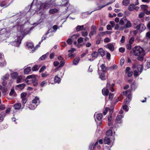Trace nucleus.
Returning <instances> with one entry per match:
<instances>
[{"label":"nucleus","mask_w":150,"mask_h":150,"mask_svg":"<svg viewBox=\"0 0 150 150\" xmlns=\"http://www.w3.org/2000/svg\"><path fill=\"white\" fill-rule=\"evenodd\" d=\"M133 52L135 56H138L137 59L140 61L143 60L145 55V52L143 49L139 46L135 47L133 49Z\"/></svg>","instance_id":"1"},{"label":"nucleus","mask_w":150,"mask_h":150,"mask_svg":"<svg viewBox=\"0 0 150 150\" xmlns=\"http://www.w3.org/2000/svg\"><path fill=\"white\" fill-rule=\"evenodd\" d=\"M55 0H50V1L47 3H45L42 4L40 6V9L45 8L47 7L55 6Z\"/></svg>","instance_id":"2"},{"label":"nucleus","mask_w":150,"mask_h":150,"mask_svg":"<svg viewBox=\"0 0 150 150\" xmlns=\"http://www.w3.org/2000/svg\"><path fill=\"white\" fill-rule=\"evenodd\" d=\"M103 118V114L102 113H98L96 114V113L94 115V118L95 121L97 124L99 125L100 126L102 123V120H101Z\"/></svg>","instance_id":"3"},{"label":"nucleus","mask_w":150,"mask_h":150,"mask_svg":"<svg viewBox=\"0 0 150 150\" xmlns=\"http://www.w3.org/2000/svg\"><path fill=\"white\" fill-rule=\"evenodd\" d=\"M123 94L124 95L127 96V98L125 101V103L126 105H128L131 100V91L130 90H128L126 91L123 92Z\"/></svg>","instance_id":"4"},{"label":"nucleus","mask_w":150,"mask_h":150,"mask_svg":"<svg viewBox=\"0 0 150 150\" xmlns=\"http://www.w3.org/2000/svg\"><path fill=\"white\" fill-rule=\"evenodd\" d=\"M104 143L105 144L110 145V147L112 146L113 141H112L110 137H105L104 139Z\"/></svg>","instance_id":"5"},{"label":"nucleus","mask_w":150,"mask_h":150,"mask_svg":"<svg viewBox=\"0 0 150 150\" xmlns=\"http://www.w3.org/2000/svg\"><path fill=\"white\" fill-rule=\"evenodd\" d=\"M111 87L110 83H107L106 88H104L102 90V93L103 95L107 96L109 93V90Z\"/></svg>","instance_id":"6"},{"label":"nucleus","mask_w":150,"mask_h":150,"mask_svg":"<svg viewBox=\"0 0 150 150\" xmlns=\"http://www.w3.org/2000/svg\"><path fill=\"white\" fill-rule=\"evenodd\" d=\"M146 28L145 26L143 24L138 25L136 27V29L137 30H139L141 32L144 30Z\"/></svg>","instance_id":"7"},{"label":"nucleus","mask_w":150,"mask_h":150,"mask_svg":"<svg viewBox=\"0 0 150 150\" xmlns=\"http://www.w3.org/2000/svg\"><path fill=\"white\" fill-rule=\"evenodd\" d=\"M96 27L94 25H93L91 27V32L89 34V36L90 37L93 35L96 34Z\"/></svg>","instance_id":"8"},{"label":"nucleus","mask_w":150,"mask_h":150,"mask_svg":"<svg viewBox=\"0 0 150 150\" xmlns=\"http://www.w3.org/2000/svg\"><path fill=\"white\" fill-rule=\"evenodd\" d=\"M105 47L107 49H109L111 51H113L114 50L113 45L111 43L108 44L105 46Z\"/></svg>","instance_id":"9"},{"label":"nucleus","mask_w":150,"mask_h":150,"mask_svg":"<svg viewBox=\"0 0 150 150\" xmlns=\"http://www.w3.org/2000/svg\"><path fill=\"white\" fill-rule=\"evenodd\" d=\"M98 73L99 75V78L102 80H104L106 79V77L105 75L104 72H102L101 73H99V70H98Z\"/></svg>","instance_id":"10"},{"label":"nucleus","mask_w":150,"mask_h":150,"mask_svg":"<svg viewBox=\"0 0 150 150\" xmlns=\"http://www.w3.org/2000/svg\"><path fill=\"white\" fill-rule=\"evenodd\" d=\"M22 38L21 37H20L18 38V40L14 42V44L16 47H18L21 43Z\"/></svg>","instance_id":"11"},{"label":"nucleus","mask_w":150,"mask_h":150,"mask_svg":"<svg viewBox=\"0 0 150 150\" xmlns=\"http://www.w3.org/2000/svg\"><path fill=\"white\" fill-rule=\"evenodd\" d=\"M21 107V104L20 103H16L13 105V107L15 110H20Z\"/></svg>","instance_id":"12"},{"label":"nucleus","mask_w":150,"mask_h":150,"mask_svg":"<svg viewBox=\"0 0 150 150\" xmlns=\"http://www.w3.org/2000/svg\"><path fill=\"white\" fill-rule=\"evenodd\" d=\"M69 0H62L61 5L62 6H67L69 5Z\"/></svg>","instance_id":"13"},{"label":"nucleus","mask_w":150,"mask_h":150,"mask_svg":"<svg viewBox=\"0 0 150 150\" xmlns=\"http://www.w3.org/2000/svg\"><path fill=\"white\" fill-rule=\"evenodd\" d=\"M123 117V116L121 115L117 116L116 118V122L118 123H121L122 122L121 119Z\"/></svg>","instance_id":"14"},{"label":"nucleus","mask_w":150,"mask_h":150,"mask_svg":"<svg viewBox=\"0 0 150 150\" xmlns=\"http://www.w3.org/2000/svg\"><path fill=\"white\" fill-rule=\"evenodd\" d=\"M98 52L101 57H103L105 54V52L104 50L102 48H100L98 49Z\"/></svg>","instance_id":"15"},{"label":"nucleus","mask_w":150,"mask_h":150,"mask_svg":"<svg viewBox=\"0 0 150 150\" xmlns=\"http://www.w3.org/2000/svg\"><path fill=\"white\" fill-rule=\"evenodd\" d=\"M132 26V24L129 21H127V23L124 26L123 28H130Z\"/></svg>","instance_id":"16"},{"label":"nucleus","mask_w":150,"mask_h":150,"mask_svg":"<svg viewBox=\"0 0 150 150\" xmlns=\"http://www.w3.org/2000/svg\"><path fill=\"white\" fill-rule=\"evenodd\" d=\"M6 116V115L4 112H2L0 113V122L3 120L4 118Z\"/></svg>","instance_id":"17"},{"label":"nucleus","mask_w":150,"mask_h":150,"mask_svg":"<svg viewBox=\"0 0 150 150\" xmlns=\"http://www.w3.org/2000/svg\"><path fill=\"white\" fill-rule=\"evenodd\" d=\"M127 21V18L126 17H124L122 18L120 20V25H123Z\"/></svg>","instance_id":"18"},{"label":"nucleus","mask_w":150,"mask_h":150,"mask_svg":"<svg viewBox=\"0 0 150 150\" xmlns=\"http://www.w3.org/2000/svg\"><path fill=\"white\" fill-rule=\"evenodd\" d=\"M137 69L139 74H140L143 70V66L142 65H138L137 66Z\"/></svg>","instance_id":"19"},{"label":"nucleus","mask_w":150,"mask_h":150,"mask_svg":"<svg viewBox=\"0 0 150 150\" xmlns=\"http://www.w3.org/2000/svg\"><path fill=\"white\" fill-rule=\"evenodd\" d=\"M31 71V69L30 67H28L25 68L24 70V72L25 74H28Z\"/></svg>","instance_id":"20"},{"label":"nucleus","mask_w":150,"mask_h":150,"mask_svg":"<svg viewBox=\"0 0 150 150\" xmlns=\"http://www.w3.org/2000/svg\"><path fill=\"white\" fill-rule=\"evenodd\" d=\"M100 67H101V70L103 72H105L107 71V68L105 64H102L101 65Z\"/></svg>","instance_id":"21"},{"label":"nucleus","mask_w":150,"mask_h":150,"mask_svg":"<svg viewBox=\"0 0 150 150\" xmlns=\"http://www.w3.org/2000/svg\"><path fill=\"white\" fill-rule=\"evenodd\" d=\"M32 83L34 86H36L38 85V80L36 77L32 79Z\"/></svg>","instance_id":"22"},{"label":"nucleus","mask_w":150,"mask_h":150,"mask_svg":"<svg viewBox=\"0 0 150 150\" xmlns=\"http://www.w3.org/2000/svg\"><path fill=\"white\" fill-rule=\"evenodd\" d=\"M39 99V98L38 97H35V98L32 100V103L34 104H36L38 103H39L40 101Z\"/></svg>","instance_id":"23"},{"label":"nucleus","mask_w":150,"mask_h":150,"mask_svg":"<svg viewBox=\"0 0 150 150\" xmlns=\"http://www.w3.org/2000/svg\"><path fill=\"white\" fill-rule=\"evenodd\" d=\"M112 134V132L111 129H109L106 132V137H110Z\"/></svg>","instance_id":"24"},{"label":"nucleus","mask_w":150,"mask_h":150,"mask_svg":"<svg viewBox=\"0 0 150 150\" xmlns=\"http://www.w3.org/2000/svg\"><path fill=\"white\" fill-rule=\"evenodd\" d=\"M135 5L134 4H130L128 7V9L129 11H133L135 8Z\"/></svg>","instance_id":"25"},{"label":"nucleus","mask_w":150,"mask_h":150,"mask_svg":"<svg viewBox=\"0 0 150 150\" xmlns=\"http://www.w3.org/2000/svg\"><path fill=\"white\" fill-rule=\"evenodd\" d=\"M83 41V38L82 37H80L79 38L78 40V44L77 45V46L79 47H81L82 45H80L79 44L82 42Z\"/></svg>","instance_id":"26"},{"label":"nucleus","mask_w":150,"mask_h":150,"mask_svg":"<svg viewBox=\"0 0 150 150\" xmlns=\"http://www.w3.org/2000/svg\"><path fill=\"white\" fill-rule=\"evenodd\" d=\"M48 54L49 53L47 52L46 54L43 55L39 58V60L40 61L44 60L45 58L47 57V56L48 55Z\"/></svg>","instance_id":"27"},{"label":"nucleus","mask_w":150,"mask_h":150,"mask_svg":"<svg viewBox=\"0 0 150 150\" xmlns=\"http://www.w3.org/2000/svg\"><path fill=\"white\" fill-rule=\"evenodd\" d=\"M84 29V25H82L81 26L78 25L76 28V30L77 31H79L80 30H83Z\"/></svg>","instance_id":"28"},{"label":"nucleus","mask_w":150,"mask_h":150,"mask_svg":"<svg viewBox=\"0 0 150 150\" xmlns=\"http://www.w3.org/2000/svg\"><path fill=\"white\" fill-rule=\"evenodd\" d=\"M80 59L79 57H76L74 60L73 63L74 65H76L79 62Z\"/></svg>","instance_id":"29"},{"label":"nucleus","mask_w":150,"mask_h":150,"mask_svg":"<svg viewBox=\"0 0 150 150\" xmlns=\"http://www.w3.org/2000/svg\"><path fill=\"white\" fill-rule=\"evenodd\" d=\"M111 33V32H109V31H105V32H100L99 33V35L100 36H103L107 34H110Z\"/></svg>","instance_id":"30"},{"label":"nucleus","mask_w":150,"mask_h":150,"mask_svg":"<svg viewBox=\"0 0 150 150\" xmlns=\"http://www.w3.org/2000/svg\"><path fill=\"white\" fill-rule=\"evenodd\" d=\"M133 23L134 25H139L141 24L140 21L138 19H137L134 20V21Z\"/></svg>","instance_id":"31"},{"label":"nucleus","mask_w":150,"mask_h":150,"mask_svg":"<svg viewBox=\"0 0 150 150\" xmlns=\"http://www.w3.org/2000/svg\"><path fill=\"white\" fill-rule=\"evenodd\" d=\"M58 10L56 8L51 9L50 10L49 13L51 14H54L57 12Z\"/></svg>","instance_id":"32"},{"label":"nucleus","mask_w":150,"mask_h":150,"mask_svg":"<svg viewBox=\"0 0 150 150\" xmlns=\"http://www.w3.org/2000/svg\"><path fill=\"white\" fill-rule=\"evenodd\" d=\"M60 79L57 76H56L54 78V82L58 83H59L60 82Z\"/></svg>","instance_id":"33"},{"label":"nucleus","mask_w":150,"mask_h":150,"mask_svg":"<svg viewBox=\"0 0 150 150\" xmlns=\"http://www.w3.org/2000/svg\"><path fill=\"white\" fill-rule=\"evenodd\" d=\"M50 29H49L48 31L46 33L45 35H43V37L42 38V40H41V42L43 40H45L47 38V35L50 32Z\"/></svg>","instance_id":"34"},{"label":"nucleus","mask_w":150,"mask_h":150,"mask_svg":"<svg viewBox=\"0 0 150 150\" xmlns=\"http://www.w3.org/2000/svg\"><path fill=\"white\" fill-rule=\"evenodd\" d=\"M129 3V0H124L122 1L123 4L125 6H127Z\"/></svg>","instance_id":"35"},{"label":"nucleus","mask_w":150,"mask_h":150,"mask_svg":"<svg viewBox=\"0 0 150 150\" xmlns=\"http://www.w3.org/2000/svg\"><path fill=\"white\" fill-rule=\"evenodd\" d=\"M37 105V104H34L32 103L30 105L29 107V108L30 109L33 110L36 107Z\"/></svg>","instance_id":"36"},{"label":"nucleus","mask_w":150,"mask_h":150,"mask_svg":"<svg viewBox=\"0 0 150 150\" xmlns=\"http://www.w3.org/2000/svg\"><path fill=\"white\" fill-rule=\"evenodd\" d=\"M27 46L28 48L32 49L33 47V45L32 42H29L27 43Z\"/></svg>","instance_id":"37"},{"label":"nucleus","mask_w":150,"mask_h":150,"mask_svg":"<svg viewBox=\"0 0 150 150\" xmlns=\"http://www.w3.org/2000/svg\"><path fill=\"white\" fill-rule=\"evenodd\" d=\"M39 68L40 67L37 65H35L32 67V70L33 71H37Z\"/></svg>","instance_id":"38"},{"label":"nucleus","mask_w":150,"mask_h":150,"mask_svg":"<svg viewBox=\"0 0 150 150\" xmlns=\"http://www.w3.org/2000/svg\"><path fill=\"white\" fill-rule=\"evenodd\" d=\"M98 55V53L96 52H94L91 54V56L93 57L96 58Z\"/></svg>","instance_id":"39"},{"label":"nucleus","mask_w":150,"mask_h":150,"mask_svg":"<svg viewBox=\"0 0 150 150\" xmlns=\"http://www.w3.org/2000/svg\"><path fill=\"white\" fill-rule=\"evenodd\" d=\"M6 62L4 59L2 60V62H0V66L3 67L6 65Z\"/></svg>","instance_id":"40"},{"label":"nucleus","mask_w":150,"mask_h":150,"mask_svg":"<svg viewBox=\"0 0 150 150\" xmlns=\"http://www.w3.org/2000/svg\"><path fill=\"white\" fill-rule=\"evenodd\" d=\"M8 77L9 74H6L5 75L3 76L2 79L3 80L5 81L7 79H8Z\"/></svg>","instance_id":"41"},{"label":"nucleus","mask_w":150,"mask_h":150,"mask_svg":"<svg viewBox=\"0 0 150 150\" xmlns=\"http://www.w3.org/2000/svg\"><path fill=\"white\" fill-rule=\"evenodd\" d=\"M25 86V84L22 83L17 86V87L21 89H23Z\"/></svg>","instance_id":"42"},{"label":"nucleus","mask_w":150,"mask_h":150,"mask_svg":"<svg viewBox=\"0 0 150 150\" xmlns=\"http://www.w3.org/2000/svg\"><path fill=\"white\" fill-rule=\"evenodd\" d=\"M36 76H35L34 75H31L28 76L27 77L26 79H33L34 78H35L36 77Z\"/></svg>","instance_id":"43"},{"label":"nucleus","mask_w":150,"mask_h":150,"mask_svg":"<svg viewBox=\"0 0 150 150\" xmlns=\"http://www.w3.org/2000/svg\"><path fill=\"white\" fill-rule=\"evenodd\" d=\"M112 0V1L109 2V3H107V4H106V5L102 6H100L99 7V9H101L102 8L104 7L105 6H107L108 5L112 3L113 2H114L115 1V0Z\"/></svg>","instance_id":"44"},{"label":"nucleus","mask_w":150,"mask_h":150,"mask_svg":"<svg viewBox=\"0 0 150 150\" xmlns=\"http://www.w3.org/2000/svg\"><path fill=\"white\" fill-rule=\"evenodd\" d=\"M22 79V76H18L17 77V83H19L21 82V80Z\"/></svg>","instance_id":"45"},{"label":"nucleus","mask_w":150,"mask_h":150,"mask_svg":"<svg viewBox=\"0 0 150 150\" xmlns=\"http://www.w3.org/2000/svg\"><path fill=\"white\" fill-rule=\"evenodd\" d=\"M47 82L46 81H44L42 82L40 84L41 86L42 87L44 86L45 85H47Z\"/></svg>","instance_id":"46"},{"label":"nucleus","mask_w":150,"mask_h":150,"mask_svg":"<svg viewBox=\"0 0 150 150\" xmlns=\"http://www.w3.org/2000/svg\"><path fill=\"white\" fill-rule=\"evenodd\" d=\"M48 75H49V74H48L47 72H45L44 73H42L41 74V76L42 77H46Z\"/></svg>","instance_id":"47"},{"label":"nucleus","mask_w":150,"mask_h":150,"mask_svg":"<svg viewBox=\"0 0 150 150\" xmlns=\"http://www.w3.org/2000/svg\"><path fill=\"white\" fill-rule=\"evenodd\" d=\"M52 28L54 30V31L51 30L50 31V32H56V30H57V29L58 28V26L57 25H54L53 26Z\"/></svg>","instance_id":"48"},{"label":"nucleus","mask_w":150,"mask_h":150,"mask_svg":"<svg viewBox=\"0 0 150 150\" xmlns=\"http://www.w3.org/2000/svg\"><path fill=\"white\" fill-rule=\"evenodd\" d=\"M18 74L17 73L14 72L11 74V76L13 78H15L17 77Z\"/></svg>","instance_id":"49"},{"label":"nucleus","mask_w":150,"mask_h":150,"mask_svg":"<svg viewBox=\"0 0 150 150\" xmlns=\"http://www.w3.org/2000/svg\"><path fill=\"white\" fill-rule=\"evenodd\" d=\"M27 94L26 93H23L21 94V97L22 98H25V97L26 96Z\"/></svg>","instance_id":"50"},{"label":"nucleus","mask_w":150,"mask_h":150,"mask_svg":"<svg viewBox=\"0 0 150 150\" xmlns=\"http://www.w3.org/2000/svg\"><path fill=\"white\" fill-rule=\"evenodd\" d=\"M114 96V94L112 93H110L109 94V98L110 100H112Z\"/></svg>","instance_id":"51"},{"label":"nucleus","mask_w":150,"mask_h":150,"mask_svg":"<svg viewBox=\"0 0 150 150\" xmlns=\"http://www.w3.org/2000/svg\"><path fill=\"white\" fill-rule=\"evenodd\" d=\"M141 8L144 9V10L146 11L147 8H148V6L146 5H142L141 6Z\"/></svg>","instance_id":"52"},{"label":"nucleus","mask_w":150,"mask_h":150,"mask_svg":"<svg viewBox=\"0 0 150 150\" xmlns=\"http://www.w3.org/2000/svg\"><path fill=\"white\" fill-rule=\"evenodd\" d=\"M117 66L115 65H113L112 67H110L109 69L111 70H114L117 69Z\"/></svg>","instance_id":"53"},{"label":"nucleus","mask_w":150,"mask_h":150,"mask_svg":"<svg viewBox=\"0 0 150 150\" xmlns=\"http://www.w3.org/2000/svg\"><path fill=\"white\" fill-rule=\"evenodd\" d=\"M5 108V106L4 105H1L0 106V111L4 110Z\"/></svg>","instance_id":"54"},{"label":"nucleus","mask_w":150,"mask_h":150,"mask_svg":"<svg viewBox=\"0 0 150 150\" xmlns=\"http://www.w3.org/2000/svg\"><path fill=\"white\" fill-rule=\"evenodd\" d=\"M7 89L6 87L4 86L2 89V92L3 93H5L7 91Z\"/></svg>","instance_id":"55"},{"label":"nucleus","mask_w":150,"mask_h":150,"mask_svg":"<svg viewBox=\"0 0 150 150\" xmlns=\"http://www.w3.org/2000/svg\"><path fill=\"white\" fill-rule=\"evenodd\" d=\"M109 110V108H105V110L104 111L103 113L104 115H105L108 111V110Z\"/></svg>","instance_id":"56"},{"label":"nucleus","mask_w":150,"mask_h":150,"mask_svg":"<svg viewBox=\"0 0 150 150\" xmlns=\"http://www.w3.org/2000/svg\"><path fill=\"white\" fill-rule=\"evenodd\" d=\"M67 42L68 44L70 45L72 43V41L71 38H69L67 40Z\"/></svg>","instance_id":"57"},{"label":"nucleus","mask_w":150,"mask_h":150,"mask_svg":"<svg viewBox=\"0 0 150 150\" xmlns=\"http://www.w3.org/2000/svg\"><path fill=\"white\" fill-rule=\"evenodd\" d=\"M64 64L65 62L64 61H61L60 62V65L59 67H63L64 66Z\"/></svg>","instance_id":"58"},{"label":"nucleus","mask_w":150,"mask_h":150,"mask_svg":"<svg viewBox=\"0 0 150 150\" xmlns=\"http://www.w3.org/2000/svg\"><path fill=\"white\" fill-rule=\"evenodd\" d=\"M125 48L123 47H121L119 49V51L120 52L123 53L125 51Z\"/></svg>","instance_id":"59"},{"label":"nucleus","mask_w":150,"mask_h":150,"mask_svg":"<svg viewBox=\"0 0 150 150\" xmlns=\"http://www.w3.org/2000/svg\"><path fill=\"white\" fill-rule=\"evenodd\" d=\"M134 74L135 76H137L139 75V72L136 70H135L134 71Z\"/></svg>","instance_id":"60"},{"label":"nucleus","mask_w":150,"mask_h":150,"mask_svg":"<svg viewBox=\"0 0 150 150\" xmlns=\"http://www.w3.org/2000/svg\"><path fill=\"white\" fill-rule=\"evenodd\" d=\"M134 40V38L132 37L130 39L129 41V43L130 44H132Z\"/></svg>","instance_id":"61"},{"label":"nucleus","mask_w":150,"mask_h":150,"mask_svg":"<svg viewBox=\"0 0 150 150\" xmlns=\"http://www.w3.org/2000/svg\"><path fill=\"white\" fill-rule=\"evenodd\" d=\"M46 68V67L45 66H42L39 70V72H42Z\"/></svg>","instance_id":"62"},{"label":"nucleus","mask_w":150,"mask_h":150,"mask_svg":"<svg viewBox=\"0 0 150 150\" xmlns=\"http://www.w3.org/2000/svg\"><path fill=\"white\" fill-rule=\"evenodd\" d=\"M144 15V13L143 12H141L139 15V17L140 18H142Z\"/></svg>","instance_id":"63"},{"label":"nucleus","mask_w":150,"mask_h":150,"mask_svg":"<svg viewBox=\"0 0 150 150\" xmlns=\"http://www.w3.org/2000/svg\"><path fill=\"white\" fill-rule=\"evenodd\" d=\"M124 59L123 58H122L120 60V64L121 65H123L124 63Z\"/></svg>","instance_id":"64"}]
</instances>
